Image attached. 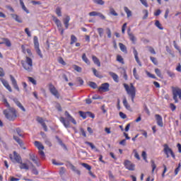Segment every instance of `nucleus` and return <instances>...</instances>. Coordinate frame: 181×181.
Here are the masks:
<instances>
[{
    "label": "nucleus",
    "instance_id": "f8f14e48",
    "mask_svg": "<svg viewBox=\"0 0 181 181\" xmlns=\"http://www.w3.org/2000/svg\"><path fill=\"white\" fill-rule=\"evenodd\" d=\"M124 165V168L128 170H135V164L132 163L129 160H125Z\"/></svg>",
    "mask_w": 181,
    "mask_h": 181
},
{
    "label": "nucleus",
    "instance_id": "1a4fd4ad",
    "mask_svg": "<svg viewBox=\"0 0 181 181\" xmlns=\"http://www.w3.org/2000/svg\"><path fill=\"white\" fill-rule=\"evenodd\" d=\"M163 148V152L166 155V158H170L169 153L171 155L173 159L176 158V156H175V153H173V151L169 147L168 144H164Z\"/></svg>",
    "mask_w": 181,
    "mask_h": 181
},
{
    "label": "nucleus",
    "instance_id": "bf43d9fd",
    "mask_svg": "<svg viewBox=\"0 0 181 181\" xmlns=\"http://www.w3.org/2000/svg\"><path fill=\"white\" fill-rule=\"evenodd\" d=\"M89 86L91 87V88H97V83H95V82H90Z\"/></svg>",
    "mask_w": 181,
    "mask_h": 181
},
{
    "label": "nucleus",
    "instance_id": "338daca9",
    "mask_svg": "<svg viewBox=\"0 0 181 181\" xmlns=\"http://www.w3.org/2000/svg\"><path fill=\"white\" fill-rule=\"evenodd\" d=\"M143 13H144L143 19H146L148 18V10H144Z\"/></svg>",
    "mask_w": 181,
    "mask_h": 181
},
{
    "label": "nucleus",
    "instance_id": "a211bd4d",
    "mask_svg": "<svg viewBox=\"0 0 181 181\" xmlns=\"http://www.w3.org/2000/svg\"><path fill=\"white\" fill-rule=\"evenodd\" d=\"M99 91H110V84L108 83H105L101 85L98 88Z\"/></svg>",
    "mask_w": 181,
    "mask_h": 181
},
{
    "label": "nucleus",
    "instance_id": "423d86ee",
    "mask_svg": "<svg viewBox=\"0 0 181 181\" xmlns=\"http://www.w3.org/2000/svg\"><path fill=\"white\" fill-rule=\"evenodd\" d=\"M34 145L35 146H36V148H37L42 159H45V152L43 151V150L45 149V146H43V144H42L40 141H35L34 142Z\"/></svg>",
    "mask_w": 181,
    "mask_h": 181
},
{
    "label": "nucleus",
    "instance_id": "393cba45",
    "mask_svg": "<svg viewBox=\"0 0 181 181\" xmlns=\"http://www.w3.org/2000/svg\"><path fill=\"white\" fill-rule=\"evenodd\" d=\"M110 76H111L112 78H113L114 81H115V83H118L119 81V77L118 75H117V74L114 73V72H109Z\"/></svg>",
    "mask_w": 181,
    "mask_h": 181
},
{
    "label": "nucleus",
    "instance_id": "052dcab7",
    "mask_svg": "<svg viewBox=\"0 0 181 181\" xmlns=\"http://www.w3.org/2000/svg\"><path fill=\"white\" fill-rule=\"evenodd\" d=\"M180 167H181V165L180 163H179L178 167L175 170V176L177 175V173H179V172H180Z\"/></svg>",
    "mask_w": 181,
    "mask_h": 181
},
{
    "label": "nucleus",
    "instance_id": "2eb2a0df",
    "mask_svg": "<svg viewBox=\"0 0 181 181\" xmlns=\"http://www.w3.org/2000/svg\"><path fill=\"white\" fill-rule=\"evenodd\" d=\"M155 118L157 122V125L161 128L163 127V119L160 115H155Z\"/></svg>",
    "mask_w": 181,
    "mask_h": 181
},
{
    "label": "nucleus",
    "instance_id": "aec40b11",
    "mask_svg": "<svg viewBox=\"0 0 181 181\" xmlns=\"http://www.w3.org/2000/svg\"><path fill=\"white\" fill-rule=\"evenodd\" d=\"M133 53L136 63L139 64V66H140V67L142 66V63L139 60V57H138V51H136V49H135V47L133 48Z\"/></svg>",
    "mask_w": 181,
    "mask_h": 181
},
{
    "label": "nucleus",
    "instance_id": "6e6552de",
    "mask_svg": "<svg viewBox=\"0 0 181 181\" xmlns=\"http://www.w3.org/2000/svg\"><path fill=\"white\" fill-rule=\"evenodd\" d=\"M33 42H34V47L35 49L36 53L38 54V56H40L41 59H43V54H42V51L39 47V40L37 36L34 37Z\"/></svg>",
    "mask_w": 181,
    "mask_h": 181
},
{
    "label": "nucleus",
    "instance_id": "a19ab883",
    "mask_svg": "<svg viewBox=\"0 0 181 181\" xmlns=\"http://www.w3.org/2000/svg\"><path fill=\"white\" fill-rule=\"evenodd\" d=\"M155 25L160 29V30H163V27H162V24H160L159 21H156Z\"/></svg>",
    "mask_w": 181,
    "mask_h": 181
},
{
    "label": "nucleus",
    "instance_id": "5fc2aeb1",
    "mask_svg": "<svg viewBox=\"0 0 181 181\" xmlns=\"http://www.w3.org/2000/svg\"><path fill=\"white\" fill-rule=\"evenodd\" d=\"M141 156L144 160H145V162H148L147 157H146V151H142Z\"/></svg>",
    "mask_w": 181,
    "mask_h": 181
},
{
    "label": "nucleus",
    "instance_id": "20e7f679",
    "mask_svg": "<svg viewBox=\"0 0 181 181\" xmlns=\"http://www.w3.org/2000/svg\"><path fill=\"white\" fill-rule=\"evenodd\" d=\"M4 115L8 121H15L16 119V110L13 107H10L8 110H4Z\"/></svg>",
    "mask_w": 181,
    "mask_h": 181
},
{
    "label": "nucleus",
    "instance_id": "c85d7f7f",
    "mask_svg": "<svg viewBox=\"0 0 181 181\" xmlns=\"http://www.w3.org/2000/svg\"><path fill=\"white\" fill-rule=\"evenodd\" d=\"M20 1V5L24 11V12H26L27 13H29V10L26 8V6H25V3H23V0H19Z\"/></svg>",
    "mask_w": 181,
    "mask_h": 181
},
{
    "label": "nucleus",
    "instance_id": "ea45409f",
    "mask_svg": "<svg viewBox=\"0 0 181 181\" xmlns=\"http://www.w3.org/2000/svg\"><path fill=\"white\" fill-rule=\"evenodd\" d=\"M98 33L100 36V37H103L104 36V29L99 28L97 29Z\"/></svg>",
    "mask_w": 181,
    "mask_h": 181
},
{
    "label": "nucleus",
    "instance_id": "09e8293b",
    "mask_svg": "<svg viewBox=\"0 0 181 181\" xmlns=\"http://www.w3.org/2000/svg\"><path fill=\"white\" fill-rule=\"evenodd\" d=\"M28 81L32 83V84H33L34 86H36V84H37V83L36 82V80H35V78H33V77L29 76L28 77Z\"/></svg>",
    "mask_w": 181,
    "mask_h": 181
},
{
    "label": "nucleus",
    "instance_id": "412c9836",
    "mask_svg": "<svg viewBox=\"0 0 181 181\" xmlns=\"http://www.w3.org/2000/svg\"><path fill=\"white\" fill-rule=\"evenodd\" d=\"M127 35H128L131 42H132V43H134V45H135V42H136V37H135V35H134L132 34V33H131V29L130 28H129L127 30Z\"/></svg>",
    "mask_w": 181,
    "mask_h": 181
},
{
    "label": "nucleus",
    "instance_id": "de8ad7c7",
    "mask_svg": "<svg viewBox=\"0 0 181 181\" xmlns=\"http://www.w3.org/2000/svg\"><path fill=\"white\" fill-rule=\"evenodd\" d=\"M82 166H83V168H86V169H87V170H91V166L86 163H83L81 164Z\"/></svg>",
    "mask_w": 181,
    "mask_h": 181
},
{
    "label": "nucleus",
    "instance_id": "bb28decb",
    "mask_svg": "<svg viewBox=\"0 0 181 181\" xmlns=\"http://www.w3.org/2000/svg\"><path fill=\"white\" fill-rule=\"evenodd\" d=\"M20 163V169H25V170H29V165L26 164L25 163H23L22 160L21 161Z\"/></svg>",
    "mask_w": 181,
    "mask_h": 181
},
{
    "label": "nucleus",
    "instance_id": "6ab92c4d",
    "mask_svg": "<svg viewBox=\"0 0 181 181\" xmlns=\"http://www.w3.org/2000/svg\"><path fill=\"white\" fill-rule=\"evenodd\" d=\"M89 16H99V18H100L103 21L105 20V16L103 13L97 11L90 12Z\"/></svg>",
    "mask_w": 181,
    "mask_h": 181
},
{
    "label": "nucleus",
    "instance_id": "c756f323",
    "mask_svg": "<svg viewBox=\"0 0 181 181\" xmlns=\"http://www.w3.org/2000/svg\"><path fill=\"white\" fill-rule=\"evenodd\" d=\"M11 16L15 19L16 22H18V23H22V19L21 18V17H19V16H18L17 14H11Z\"/></svg>",
    "mask_w": 181,
    "mask_h": 181
},
{
    "label": "nucleus",
    "instance_id": "e2e57ef3",
    "mask_svg": "<svg viewBox=\"0 0 181 181\" xmlns=\"http://www.w3.org/2000/svg\"><path fill=\"white\" fill-rule=\"evenodd\" d=\"M140 1L142 4V5H144L146 8H148V6H149V5H148V1H146V0H140Z\"/></svg>",
    "mask_w": 181,
    "mask_h": 181
},
{
    "label": "nucleus",
    "instance_id": "7ed1b4c3",
    "mask_svg": "<svg viewBox=\"0 0 181 181\" xmlns=\"http://www.w3.org/2000/svg\"><path fill=\"white\" fill-rule=\"evenodd\" d=\"M22 66L26 71L30 73L33 70V60L29 57H25V60H21Z\"/></svg>",
    "mask_w": 181,
    "mask_h": 181
},
{
    "label": "nucleus",
    "instance_id": "f3484780",
    "mask_svg": "<svg viewBox=\"0 0 181 181\" xmlns=\"http://www.w3.org/2000/svg\"><path fill=\"white\" fill-rule=\"evenodd\" d=\"M37 121L40 124L45 132H47V126L46 125V123H45V120H43V118L40 117H37Z\"/></svg>",
    "mask_w": 181,
    "mask_h": 181
},
{
    "label": "nucleus",
    "instance_id": "58836bf2",
    "mask_svg": "<svg viewBox=\"0 0 181 181\" xmlns=\"http://www.w3.org/2000/svg\"><path fill=\"white\" fill-rule=\"evenodd\" d=\"M30 165L33 168L32 172H33V175H35L36 176H37V175H39V171H37V169H36V167H35L33 165V163H30Z\"/></svg>",
    "mask_w": 181,
    "mask_h": 181
},
{
    "label": "nucleus",
    "instance_id": "0e129e2a",
    "mask_svg": "<svg viewBox=\"0 0 181 181\" xmlns=\"http://www.w3.org/2000/svg\"><path fill=\"white\" fill-rule=\"evenodd\" d=\"M110 13L113 15V16H118V13L114 10V8H110Z\"/></svg>",
    "mask_w": 181,
    "mask_h": 181
},
{
    "label": "nucleus",
    "instance_id": "4d7b16f0",
    "mask_svg": "<svg viewBox=\"0 0 181 181\" xmlns=\"http://www.w3.org/2000/svg\"><path fill=\"white\" fill-rule=\"evenodd\" d=\"M119 115L120 117V118H122V119H127V115H125L124 112H119Z\"/></svg>",
    "mask_w": 181,
    "mask_h": 181
},
{
    "label": "nucleus",
    "instance_id": "b1692460",
    "mask_svg": "<svg viewBox=\"0 0 181 181\" xmlns=\"http://www.w3.org/2000/svg\"><path fill=\"white\" fill-rule=\"evenodd\" d=\"M13 101H14L15 104H16L17 107H18V108H20V110H23V112H26V109H25V107L22 105V103H21L19 102V100H18V99H13Z\"/></svg>",
    "mask_w": 181,
    "mask_h": 181
},
{
    "label": "nucleus",
    "instance_id": "8fccbe9b",
    "mask_svg": "<svg viewBox=\"0 0 181 181\" xmlns=\"http://www.w3.org/2000/svg\"><path fill=\"white\" fill-rule=\"evenodd\" d=\"M79 115H80V117L83 118V119H86V118H87V115L86 114V112H84L83 111H79Z\"/></svg>",
    "mask_w": 181,
    "mask_h": 181
},
{
    "label": "nucleus",
    "instance_id": "680f3d73",
    "mask_svg": "<svg viewBox=\"0 0 181 181\" xmlns=\"http://www.w3.org/2000/svg\"><path fill=\"white\" fill-rule=\"evenodd\" d=\"M127 23H124L122 27V33L124 35L125 33V29H127Z\"/></svg>",
    "mask_w": 181,
    "mask_h": 181
},
{
    "label": "nucleus",
    "instance_id": "5701e85b",
    "mask_svg": "<svg viewBox=\"0 0 181 181\" xmlns=\"http://www.w3.org/2000/svg\"><path fill=\"white\" fill-rule=\"evenodd\" d=\"M92 60L98 67H101V62H100V59L96 56L93 55Z\"/></svg>",
    "mask_w": 181,
    "mask_h": 181
},
{
    "label": "nucleus",
    "instance_id": "7c9ffc66",
    "mask_svg": "<svg viewBox=\"0 0 181 181\" xmlns=\"http://www.w3.org/2000/svg\"><path fill=\"white\" fill-rule=\"evenodd\" d=\"M93 73L95 77H98V78H102L103 76L100 74V72L95 69V68H92Z\"/></svg>",
    "mask_w": 181,
    "mask_h": 181
},
{
    "label": "nucleus",
    "instance_id": "774afa93",
    "mask_svg": "<svg viewBox=\"0 0 181 181\" xmlns=\"http://www.w3.org/2000/svg\"><path fill=\"white\" fill-rule=\"evenodd\" d=\"M170 107L171 111H175L176 110V105H175L173 103L170 104Z\"/></svg>",
    "mask_w": 181,
    "mask_h": 181
},
{
    "label": "nucleus",
    "instance_id": "c9c22d12",
    "mask_svg": "<svg viewBox=\"0 0 181 181\" xmlns=\"http://www.w3.org/2000/svg\"><path fill=\"white\" fill-rule=\"evenodd\" d=\"M85 144L86 145H88L91 148V149H94L95 151V152H98L97 147H95V146H94V144L93 143L89 142V141H86Z\"/></svg>",
    "mask_w": 181,
    "mask_h": 181
},
{
    "label": "nucleus",
    "instance_id": "9d476101",
    "mask_svg": "<svg viewBox=\"0 0 181 181\" xmlns=\"http://www.w3.org/2000/svg\"><path fill=\"white\" fill-rule=\"evenodd\" d=\"M48 86L51 94H52V95H54L56 98H60V93H59V90H57L56 87L54 86V85H52V83H49Z\"/></svg>",
    "mask_w": 181,
    "mask_h": 181
},
{
    "label": "nucleus",
    "instance_id": "dca6fc26",
    "mask_svg": "<svg viewBox=\"0 0 181 181\" xmlns=\"http://www.w3.org/2000/svg\"><path fill=\"white\" fill-rule=\"evenodd\" d=\"M30 159L36 165V166H40V163H39V158L35 154H30Z\"/></svg>",
    "mask_w": 181,
    "mask_h": 181
},
{
    "label": "nucleus",
    "instance_id": "f704fd0d",
    "mask_svg": "<svg viewBox=\"0 0 181 181\" xmlns=\"http://www.w3.org/2000/svg\"><path fill=\"white\" fill-rule=\"evenodd\" d=\"M82 60H83L86 63V64H88V65L91 64V62H90V60L88 59V58H87L86 53H83L82 54Z\"/></svg>",
    "mask_w": 181,
    "mask_h": 181
},
{
    "label": "nucleus",
    "instance_id": "473e14b6",
    "mask_svg": "<svg viewBox=\"0 0 181 181\" xmlns=\"http://www.w3.org/2000/svg\"><path fill=\"white\" fill-rule=\"evenodd\" d=\"M123 105L125 107L126 110H131V105L128 103V101L127 100V98H124L123 100Z\"/></svg>",
    "mask_w": 181,
    "mask_h": 181
},
{
    "label": "nucleus",
    "instance_id": "864d4df0",
    "mask_svg": "<svg viewBox=\"0 0 181 181\" xmlns=\"http://www.w3.org/2000/svg\"><path fill=\"white\" fill-rule=\"evenodd\" d=\"M58 62L60 64H62V66H66V62H64L62 57H59Z\"/></svg>",
    "mask_w": 181,
    "mask_h": 181
},
{
    "label": "nucleus",
    "instance_id": "4be33fe9",
    "mask_svg": "<svg viewBox=\"0 0 181 181\" xmlns=\"http://www.w3.org/2000/svg\"><path fill=\"white\" fill-rule=\"evenodd\" d=\"M1 40H3V42H0V45H6L7 47H11V46H12V43L11 42V40H9V39L2 37Z\"/></svg>",
    "mask_w": 181,
    "mask_h": 181
},
{
    "label": "nucleus",
    "instance_id": "39448f33",
    "mask_svg": "<svg viewBox=\"0 0 181 181\" xmlns=\"http://www.w3.org/2000/svg\"><path fill=\"white\" fill-rule=\"evenodd\" d=\"M173 93V100H174L175 103L177 104L179 100H181V89L179 87L172 86Z\"/></svg>",
    "mask_w": 181,
    "mask_h": 181
},
{
    "label": "nucleus",
    "instance_id": "13d9d810",
    "mask_svg": "<svg viewBox=\"0 0 181 181\" xmlns=\"http://www.w3.org/2000/svg\"><path fill=\"white\" fill-rule=\"evenodd\" d=\"M167 74H168V76H169V77H171L172 78L175 77V73H173V72H172L170 71H167Z\"/></svg>",
    "mask_w": 181,
    "mask_h": 181
},
{
    "label": "nucleus",
    "instance_id": "37998d69",
    "mask_svg": "<svg viewBox=\"0 0 181 181\" xmlns=\"http://www.w3.org/2000/svg\"><path fill=\"white\" fill-rule=\"evenodd\" d=\"M151 168H152V173L155 172V169H156V164L155 163V161L153 160H151Z\"/></svg>",
    "mask_w": 181,
    "mask_h": 181
},
{
    "label": "nucleus",
    "instance_id": "69168bd1",
    "mask_svg": "<svg viewBox=\"0 0 181 181\" xmlns=\"http://www.w3.org/2000/svg\"><path fill=\"white\" fill-rule=\"evenodd\" d=\"M146 74L148 76V77H150L151 78H156V76L152 74H151L148 71H146Z\"/></svg>",
    "mask_w": 181,
    "mask_h": 181
},
{
    "label": "nucleus",
    "instance_id": "e433bc0d",
    "mask_svg": "<svg viewBox=\"0 0 181 181\" xmlns=\"http://www.w3.org/2000/svg\"><path fill=\"white\" fill-rule=\"evenodd\" d=\"M117 62L121 63V64H125V62H124V58H122V56L119 54L117 56Z\"/></svg>",
    "mask_w": 181,
    "mask_h": 181
},
{
    "label": "nucleus",
    "instance_id": "f257e3e1",
    "mask_svg": "<svg viewBox=\"0 0 181 181\" xmlns=\"http://www.w3.org/2000/svg\"><path fill=\"white\" fill-rule=\"evenodd\" d=\"M65 117L66 118L61 117H59V121L63 124L64 127L65 128H70V122L74 124V125H77V122L75 119L73 118V117L71 115L70 113H69L67 111H65Z\"/></svg>",
    "mask_w": 181,
    "mask_h": 181
},
{
    "label": "nucleus",
    "instance_id": "4468645a",
    "mask_svg": "<svg viewBox=\"0 0 181 181\" xmlns=\"http://www.w3.org/2000/svg\"><path fill=\"white\" fill-rule=\"evenodd\" d=\"M10 79L11 81V84L15 90H16L17 91H20L19 86H18V82L16 81V79H15V77H13V76L12 75H10Z\"/></svg>",
    "mask_w": 181,
    "mask_h": 181
},
{
    "label": "nucleus",
    "instance_id": "a18cd8bd",
    "mask_svg": "<svg viewBox=\"0 0 181 181\" xmlns=\"http://www.w3.org/2000/svg\"><path fill=\"white\" fill-rule=\"evenodd\" d=\"M94 4L96 5H104L105 2L103 0H93Z\"/></svg>",
    "mask_w": 181,
    "mask_h": 181
},
{
    "label": "nucleus",
    "instance_id": "2f4dec72",
    "mask_svg": "<svg viewBox=\"0 0 181 181\" xmlns=\"http://www.w3.org/2000/svg\"><path fill=\"white\" fill-rule=\"evenodd\" d=\"M13 139L16 141V142H17V144L20 146H22V145H23V142L21 140V139L19 137H18V136H13Z\"/></svg>",
    "mask_w": 181,
    "mask_h": 181
},
{
    "label": "nucleus",
    "instance_id": "f03ea898",
    "mask_svg": "<svg viewBox=\"0 0 181 181\" xmlns=\"http://www.w3.org/2000/svg\"><path fill=\"white\" fill-rule=\"evenodd\" d=\"M123 86L128 95L131 97L132 103L134 104L135 103V97H136V88L132 83H130V86L127 83H123Z\"/></svg>",
    "mask_w": 181,
    "mask_h": 181
},
{
    "label": "nucleus",
    "instance_id": "3c124183",
    "mask_svg": "<svg viewBox=\"0 0 181 181\" xmlns=\"http://www.w3.org/2000/svg\"><path fill=\"white\" fill-rule=\"evenodd\" d=\"M150 59L151 60L152 63L155 64V66H158V60L155 57H151Z\"/></svg>",
    "mask_w": 181,
    "mask_h": 181
},
{
    "label": "nucleus",
    "instance_id": "4c0bfd02",
    "mask_svg": "<svg viewBox=\"0 0 181 181\" xmlns=\"http://www.w3.org/2000/svg\"><path fill=\"white\" fill-rule=\"evenodd\" d=\"M76 42H77V37L74 35H71L70 45H74Z\"/></svg>",
    "mask_w": 181,
    "mask_h": 181
},
{
    "label": "nucleus",
    "instance_id": "6e6d98bb",
    "mask_svg": "<svg viewBox=\"0 0 181 181\" xmlns=\"http://www.w3.org/2000/svg\"><path fill=\"white\" fill-rule=\"evenodd\" d=\"M74 70H76V71H78V73H81V67H80L77 65H74Z\"/></svg>",
    "mask_w": 181,
    "mask_h": 181
},
{
    "label": "nucleus",
    "instance_id": "603ef678",
    "mask_svg": "<svg viewBox=\"0 0 181 181\" xmlns=\"http://www.w3.org/2000/svg\"><path fill=\"white\" fill-rule=\"evenodd\" d=\"M106 34L107 35V37L111 39V29L110 28H106Z\"/></svg>",
    "mask_w": 181,
    "mask_h": 181
},
{
    "label": "nucleus",
    "instance_id": "79ce46f5",
    "mask_svg": "<svg viewBox=\"0 0 181 181\" xmlns=\"http://www.w3.org/2000/svg\"><path fill=\"white\" fill-rule=\"evenodd\" d=\"M16 132L17 135H18L21 138H23V134H22V130L21 129V128H16Z\"/></svg>",
    "mask_w": 181,
    "mask_h": 181
},
{
    "label": "nucleus",
    "instance_id": "a878e982",
    "mask_svg": "<svg viewBox=\"0 0 181 181\" xmlns=\"http://www.w3.org/2000/svg\"><path fill=\"white\" fill-rule=\"evenodd\" d=\"M69 22H70V16H67L64 19V24L65 25V29H69Z\"/></svg>",
    "mask_w": 181,
    "mask_h": 181
},
{
    "label": "nucleus",
    "instance_id": "0eeeda50",
    "mask_svg": "<svg viewBox=\"0 0 181 181\" xmlns=\"http://www.w3.org/2000/svg\"><path fill=\"white\" fill-rule=\"evenodd\" d=\"M52 21L57 25L58 30L60 32L62 36H63V35H64V30L62 25V21H60V20H59V18L54 16H52Z\"/></svg>",
    "mask_w": 181,
    "mask_h": 181
},
{
    "label": "nucleus",
    "instance_id": "72a5a7b5",
    "mask_svg": "<svg viewBox=\"0 0 181 181\" xmlns=\"http://www.w3.org/2000/svg\"><path fill=\"white\" fill-rule=\"evenodd\" d=\"M124 9V12L127 15V18H131V16H132V11H131V10H129V8H128V7L127 6H125Z\"/></svg>",
    "mask_w": 181,
    "mask_h": 181
},
{
    "label": "nucleus",
    "instance_id": "c03bdc74",
    "mask_svg": "<svg viewBox=\"0 0 181 181\" xmlns=\"http://www.w3.org/2000/svg\"><path fill=\"white\" fill-rule=\"evenodd\" d=\"M55 13L57 15V16H62V8L57 7L55 10Z\"/></svg>",
    "mask_w": 181,
    "mask_h": 181
},
{
    "label": "nucleus",
    "instance_id": "9b49d317",
    "mask_svg": "<svg viewBox=\"0 0 181 181\" xmlns=\"http://www.w3.org/2000/svg\"><path fill=\"white\" fill-rule=\"evenodd\" d=\"M13 156L12 154H9V158L11 160H16L17 163H21V161L22 160V158L19 154L17 153L16 151H13Z\"/></svg>",
    "mask_w": 181,
    "mask_h": 181
},
{
    "label": "nucleus",
    "instance_id": "49530a36",
    "mask_svg": "<svg viewBox=\"0 0 181 181\" xmlns=\"http://www.w3.org/2000/svg\"><path fill=\"white\" fill-rule=\"evenodd\" d=\"M155 73L158 76V77H160V78H162V72H160V69L156 68L155 69Z\"/></svg>",
    "mask_w": 181,
    "mask_h": 181
},
{
    "label": "nucleus",
    "instance_id": "ddd939ff",
    "mask_svg": "<svg viewBox=\"0 0 181 181\" xmlns=\"http://www.w3.org/2000/svg\"><path fill=\"white\" fill-rule=\"evenodd\" d=\"M0 81H1L3 86L9 91V93H12V88L11 87V85H9V83L7 82L6 80H5L4 78H0Z\"/></svg>",
    "mask_w": 181,
    "mask_h": 181
},
{
    "label": "nucleus",
    "instance_id": "cd10ccee",
    "mask_svg": "<svg viewBox=\"0 0 181 181\" xmlns=\"http://www.w3.org/2000/svg\"><path fill=\"white\" fill-rule=\"evenodd\" d=\"M119 47L121 50V52H123V53H128V50L127 49V47L122 44V43H119Z\"/></svg>",
    "mask_w": 181,
    "mask_h": 181
}]
</instances>
